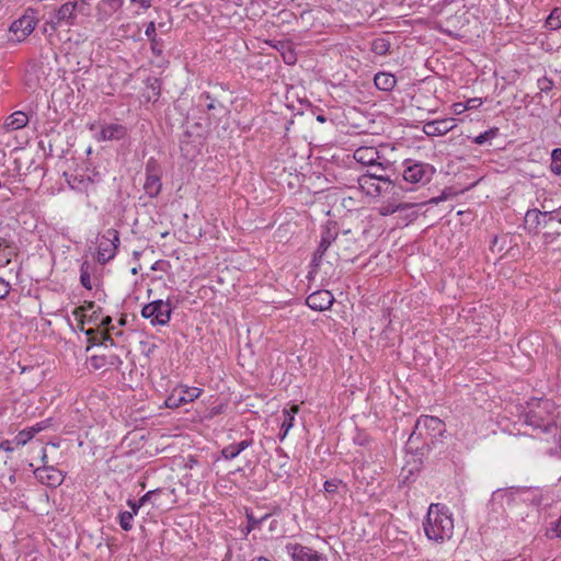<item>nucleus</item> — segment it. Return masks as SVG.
<instances>
[{"label": "nucleus", "instance_id": "52", "mask_svg": "<svg viewBox=\"0 0 561 561\" xmlns=\"http://www.w3.org/2000/svg\"><path fill=\"white\" fill-rule=\"evenodd\" d=\"M127 505L129 506L130 511H128L133 516H136L140 510L141 504H138V500L128 499Z\"/></svg>", "mask_w": 561, "mask_h": 561}, {"label": "nucleus", "instance_id": "44", "mask_svg": "<svg viewBox=\"0 0 561 561\" xmlns=\"http://www.w3.org/2000/svg\"><path fill=\"white\" fill-rule=\"evenodd\" d=\"M482 105V100L480 98H472L467 100L466 103H458L457 106H461V110L458 112H465L466 110H474Z\"/></svg>", "mask_w": 561, "mask_h": 561}, {"label": "nucleus", "instance_id": "1", "mask_svg": "<svg viewBox=\"0 0 561 561\" xmlns=\"http://www.w3.org/2000/svg\"><path fill=\"white\" fill-rule=\"evenodd\" d=\"M430 178H357V182L366 195L371 197L391 196L401 197L404 193L413 191V184L428 183Z\"/></svg>", "mask_w": 561, "mask_h": 561}, {"label": "nucleus", "instance_id": "34", "mask_svg": "<svg viewBox=\"0 0 561 561\" xmlns=\"http://www.w3.org/2000/svg\"><path fill=\"white\" fill-rule=\"evenodd\" d=\"M98 306L95 305L94 301H87L84 305L76 308L73 310V316L79 319L80 321V330L81 331H84L83 329V323H84V318H87V313L88 311H92L94 308H96Z\"/></svg>", "mask_w": 561, "mask_h": 561}, {"label": "nucleus", "instance_id": "63", "mask_svg": "<svg viewBox=\"0 0 561 561\" xmlns=\"http://www.w3.org/2000/svg\"><path fill=\"white\" fill-rule=\"evenodd\" d=\"M556 431V439H557V444H558V447L561 451V427L558 430H554Z\"/></svg>", "mask_w": 561, "mask_h": 561}, {"label": "nucleus", "instance_id": "31", "mask_svg": "<svg viewBox=\"0 0 561 561\" xmlns=\"http://www.w3.org/2000/svg\"><path fill=\"white\" fill-rule=\"evenodd\" d=\"M173 492H174L173 490L160 489V488L150 490L138 500V504H141V506H144L147 503L151 504V500L154 496H167L168 499H170L173 495Z\"/></svg>", "mask_w": 561, "mask_h": 561}, {"label": "nucleus", "instance_id": "42", "mask_svg": "<svg viewBox=\"0 0 561 561\" xmlns=\"http://www.w3.org/2000/svg\"><path fill=\"white\" fill-rule=\"evenodd\" d=\"M390 44L385 38H378L373 43V51L377 55H386L389 50Z\"/></svg>", "mask_w": 561, "mask_h": 561}, {"label": "nucleus", "instance_id": "17", "mask_svg": "<svg viewBox=\"0 0 561 561\" xmlns=\"http://www.w3.org/2000/svg\"><path fill=\"white\" fill-rule=\"evenodd\" d=\"M456 127L454 118L435 119L424 124L423 131L430 137L443 136Z\"/></svg>", "mask_w": 561, "mask_h": 561}, {"label": "nucleus", "instance_id": "60", "mask_svg": "<svg viewBox=\"0 0 561 561\" xmlns=\"http://www.w3.org/2000/svg\"><path fill=\"white\" fill-rule=\"evenodd\" d=\"M144 346L146 347L142 352L146 356H149L151 353L154 352V350L157 348L156 344L153 343H147V344H144Z\"/></svg>", "mask_w": 561, "mask_h": 561}, {"label": "nucleus", "instance_id": "49", "mask_svg": "<svg viewBox=\"0 0 561 561\" xmlns=\"http://www.w3.org/2000/svg\"><path fill=\"white\" fill-rule=\"evenodd\" d=\"M171 264L167 260H158L151 265V271H161L167 272L170 268Z\"/></svg>", "mask_w": 561, "mask_h": 561}, {"label": "nucleus", "instance_id": "18", "mask_svg": "<svg viewBox=\"0 0 561 561\" xmlns=\"http://www.w3.org/2000/svg\"><path fill=\"white\" fill-rule=\"evenodd\" d=\"M254 444L252 436H248L239 443H232L224 447L220 451L221 458L225 460H232L237 458L243 450L251 447Z\"/></svg>", "mask_w": 561, "mask_h": 561}, {"label": "nucleus", "instance_id": "9", "mask_svg": "<svg viewBox=\"0 0 561 561\" xmlns=\"http://www.w3.org/2000/svg\"><path fill=\"white\" fill-rule=\"evenodd\" d=\"M203 390L197 387L180 386L173 389L172 393L167 398L165 405L168 408H179L183 404L193 402L202 394Z\"/></svg>", "mask_w": 561, "mask_h": 561}, {"label": "nucleus", "instance_id": "22", "mask_svg": "<svg viewBox=\"0 0 561 561\" xmlns=\"http://www.w3.org/2000/svg\"><path fill=\"white\" fill-rule=\"evenodd\" d=\"M28 123V116L22 111H16L8 116L3 123L7 131L18 130L25 127Z\"/></svg>", "mask_w": 561, "mask_h": 561}, {"label": "nucleus", "instance_id": "21", "mask_svg": "<svg viewBox=\"0 0 561 561\" xmlns=\"http://www.w3.org/2000/svg\"><path fill=\"white\" fill-rule=\"evenodd\" d=\"M546 217L541 209H529L525 215V225L530 232L537 233L540 227L546 228Z\"/></svg>", "mask_w": 561, "mask_h": 561}, {"label": "nucleus", "instance_id": "40", "mask_svg": "<svg viewBox=\"0 0 561 561\" xmlns=\"http://www.w3.org/2000/svg\"><path fill=\"white\" fill-rule=\"evenodd\" d=\"M93 345L115 346V342L108 332H99L98 337L93 340Z\"/></svg>", "mask_w": 561, "mask_h": 561}, {"label": "nucleus", "instance_id": "16", "mask_svg": "<svg viewBox=\"0 0 561 561\" xmlns=\"http://www.w3.org/2000/svg\"><path fill=\"white\" fill-rule=\"evenodd\" d=\"M334 302V296L327 289L316 290L306 299V305L316 311H324L331 308Z\"/></svg>", "mask_w": 561, "mask_h": 561}, {"label": "nucleus", "instance_id": "14", "mask_svg": "<svg viewBox=\"0 0 561 561\" xmlns=\"http://www.w3.org/2000/svg\"><path fill=\"white\" fill-rule=\"evenodd\" d=\"M127 127L122 124H103L100 126V130L94 134V138L96 141L121 140L127 136Z\"/></svg>", "mask_w": 561, "mask_h": 561}, {"label": "nucleus", "instance_id": "3", "mask_svg": "<svg viewBox=\"0 0 561 561\" xmlns=\"http://www.w3.org/2000/svg\"><path fill=\"white\" fill-rule=\"evenodd\" d=\"M554 410V404L549 399L535 400L529 404V410L525 414V423L543 433H552L553 430H557L553 420Z\"/></svg>", "mask_w": 561, "mask_h": 561}, {"label": "nucleus", "instance_id": "6", "mask_svg": "<svg viewBox=\"0 0 561 561\" xmlns=\"http://www.w3.org/2000/svg\"><path fill=\"white\" fill-rule=\"evenodd\" d=\"M121 243L119 233L116 229H107L99 239L96 248V261L104 265L113 260Z\"/></svg>", "mask_w": 561, "mask_h": 561}, {"label": "nucleus", "instance_id": "20", "mask_svg": "<svg viewBox=\"0 0 561 561\" xmlns=\"http://www.w3.org/2000/svg\"><path fill=\"white\" fill-rule=\"evenodd\" d=\"M430 449V442L423 435L416 434V425L407 442V450L415 455H424Z\"/></svg>", "mask_w": 561, "mask_h": 561}, {"label": "nucleus", "instance_id": "7", "mask_svg": "<svg viewBox=\"0 0 561 561\" xmlns=\"http://www.w3.org/2000/svg\"><path fill=\"white\" fill-rule=\"evenodd\" d=\"M172 307L169 300L158 299L145 305L141 316L150 320L152 325H167L170 322Z\"/></svg>", "mask_w": 561, "mask_h": 561}, {"label": "nucleus", "instance_id": "38", "mask_svg": "<svg viewBox=\"0 0 561 561\" xmlns=\"http://www.w3.org/2000/svg\"><path fill=\"white\" fill-rule=\"evenodd\" d=\"M117 519H118V524L123 530L129 531L133 529L134 516L128 511L121 512L118 514Z\"/></svg>", "mask_w": 561, "mask_h": 561}, {"label": "nucleus", "instance_id": "37", "mask_svg": "<svg viewBox=\"0 0 561 561\" xmlns=\"http://www.w3.org/2000/svg\"><path fill=\"white\" fill-rule=\"evenodd\" d=\"M550 171L556 174H561V148H556L551 152Z\"/></svg>", "mask_w": 561, "mask_h": 561}, {"label": "nucleus", "instance_id": "61", "mask_svg": "<svg viewBox=\"0 0 561 561\" xmlns=\"http://www.w3.org/2000/svg\"><path fill=\"white\" fill-rule=\"evenodd\" d=\"M133 3H139V5L142 8V9H148L150 8L151 3H150V0H130Z\"/></svg>", "mask_w": 561, "mask_h": 561}, {"label": "nucleus", "instance_id": "36", "mask_svg": "<svg viewBox=\"0 0 561 561\" xmlns=\"http://www.w3.org/2000/svg\"><path fill=\"white\" fill-rule=\"evenodd\" d=\"M541 208L542 215H547L546 227H548L549 224L554 220L561 222V206L554 209H547V204L545 202L542 203Z\"/></svg>", "mask_w": 561, "mask_h": 561}, {"label": "nucleus", "instance_id": "58", "mask_svg": "<svg viewBox=\"0 0 561 561\" xmlns=\"http://www.w3.org/2000/svg\"><path fill=\"white\" fill-rule=\"evenodd\" d=\"M85 335L88 336L89 343L93 345V340L98 337V330L89 329L84 331Z\"/></svg>", "mask_w": 561, "mask_h": 561}, {"label": "nucleus", "instance_id": "54", "mask_svg": "<svg viewBox=\"0 0 561 561\" xmlns=\"http://www.w3.org/2000/svg\"><path fill=\"white\" fill-rule=\"evenodd\" d=\"M145 34L146 36L148 37L149 41H151V38H158L157 37V34H156V24L154 22H150L148 23L146 30H145Z\"/></svg>", "mask_w": 561, "mask_h": 561}, {"label": "nucleus", "instance_id": "46", "mask_svg": "<svg viewBox=\"0 0 561 561\" xmlns=\"http://www.w3.org/2000/svg\"><path fill=\"white\" fill-rule=\"evenodd\" d=\"M405 208H407V206L403 205V204H398L396 206H393V205H386V206H382V207L379 208V214L381 216H389V215H391V214H393V213H396V211H398L400 209H405Z\"/></svg>", "mask_w": 561, "mask_h": 561}, {"label": "nucleus", "instance_id": "25", "mask_svg": "<svg viewBox=\"0 0 561 561\" xmlns=\"http://www.w3.org/2000/svg\"><path fill=\"white\" fill-rule=\"evenodd\" d=\"M299 412V407L294 404L291 405L289 409H285L283 411L284 413V421L280 425V433H279V438L283 440L288 432L290 431V428L294 426V422H295V415Z\"/></svg>", "mask_w": 561, "mask_h": 561}, {"label": "nucleus", "instance_id": "53", "mask_svg": "<svg viewBox=\"0 0 561 561\" xmlns=\"http://www.w3.org/2000/svg\"><path fill=\"white\" fill-rule=\"evenodd\" d=\"M165 500H170L171 501V497L168 499L167 496H154L152 500H151V505L153 507H157V508H162L165 506L167 502Z\"/></svg>", "mask_w": 561, "mask_h": 561}, {"label": "nucleus", "instance_id": "33", "mask_svg": "<svg viewBox=\"0 0 561 561\" xmlns=\"http://www.w3.org/2000/svg\"><path fill=\"white\" fill-rule=\"evenodd\" d=\"M545 26L550 31L561 28V8H554L546 19Z\"/></svg>", "mask_w": 561, "mask_h": 561}, {"label": "nucleus", "instance_id": "43", "mask_svg": "<svg viewBox=\"0 0 561 561\" xmlns=\"http://www.w3.org/2000/svg\"><path fill=\"white\" fill-rule=\"evenodd\" d=\"M247 534H249L252 530L259 529L262 525V519H257L252 512L247 511Z\"/></svg>", "mask_w": 561, "mask_h": 561}, {"label": "nucleus", "instance_id": "64", "mask_svg": "<svg viewBox=\"0 0 561 561\" xmlns=\"http://www.w3.org/2000/svg\"><path fill=\"white\" fill-rule=\"evenodd\" d=\"M277 453L279 454V456L284 459L282 460V467H284L286 463H287V456L286 454L283 451V449L278 448L277 449Z\"/></svg>", "mask_w": 561, "mask_h": 561}, {"label": "nucleus", "instance_id": "5", "mask_svg": "<svg viewBox=\"0 0 561 561\" xmlns=\"http://www.w3.org/2000/svg\"><path fill=\"white\" fill-rule=\"evenodd\" d=\"M84 1H82L81 4L77 1H69L60 5L47 21L50 32L56 33V31L61 26H73L76 24L77 10H81Z\"/></svg>", "mask_w": 561, "mask_h": 561}, {"label": "nucleus", "instance_id": "62", "mask_svg": "<svg viewBox=\"0 0 561 561\" xmlns=\"http://www.w3.org/2000/svg\"><path fill=\"white\" fill-rule=\"evenodd\" d=\"M552 531L556 533V536L557 537H560L561 538V517L559 518V520L557 522L556 524V527L552 529Z\"/></svg>", "mask_w": 561, "mask_h": 561}, {"label": "nucleus", "instance_id": "27", "mask_svg": "<svg viewBox=\"0 0 561 561\" xmlns=\"http://www.w3.org/2000/svg\"><path fill=\"white\" fill-rule=\"evenodd\" d=\"M119 9L111 5L104 0H100L95 7V18L99 22L107 21Z\"/></svg>", "mask_w": 561, "mask_h": 561}, {"label": "nucleus", "instance_id": "41", "mask_svg": "<svg viewBox=\"0 0 561 561\" xmlns=\"http://www.w3.org/2000/svg\"><path fill=\"white\" fill-rule=\"evenodd\" d=\"M80 283L85 289H92L91 276L87 262H84L80 267Z\"/></svg>", "mask_w": 561, "mask_h": 561}, {"label": "nucleus", "instance_id": "26", "mask_svg": "<svg viewBox=\"0 0 561 561\" xmlns=\"http://www.w3.org/2000/svg\"><path fill=\"white\" fill-rule=\"evenodd\" d=\"M275 48L280 53L283 60L287 65H295L297 55L290 42L280 41L275 45Z\"/></svg>", "mask_w": 561, "mask_h": 561}, {"label": "nucleus", "instance_id": "57", "mask_svg": "<svg viewBox=\"0 0 561 561\" xmlns=\"http://www.w3.org/2000/svg\"><path fill=\"white\" fill-rule=\"evenodd\" d=\"M100 325L105 329L104 332H108V333H110V329H114V325L112 324V318L110 316L104 317L101 320Z\"/></svg>", "mask_w": 561, "mask_h": 561}, {"label": "nucleus", "instance_id": "10", "mask_svg": "<svg viewBox=\"0 0 561 561\" xmlns=\"http://www.w3.org/2000/svg\"><path fill=\"white\" fill-rule=\"evenodd\" d=\"M285 550L291 558V561H328L324 554L300 543L289 542L285 546Z\"/></svg>", "mask_w": 561, "mask_h": 561}, {"label": "nucleus", "instance_id": "12", "mask_svg": "<svg viewBox=\"0 0 561 561\" xmlns=\"http://www.w3.org/2000/svg\"><path fill=\"white\" fill-rule=\"evenodd\" d=\"M522 493H524V489L522 488L511 486L497 489L492 493L490 502L493 506L500 505L502 508H505L506 506L510 507L516 504Z\"/></svg>", "mask_w": 561, "mask_h": 561}, {"label": "nucleus", "instance_id": "45", "mask_svg": "<svg viewBox=\"0 0 561 561\" xmlns=\"http://www.w3.org/2000/svg\"><path fill=\"white\" fill-rule=\"evenodd\" d=\"M537 85L541 92L548 93L553 88V81L550 78L543 76L537 80Z\"/></svg>", "mask_w": 561, "mask_h": 561}, {"label": "nucleus", "instance_id": "30", "mask_svg": "<svg viewBox=\"0 0 561 561\" xmlns=\"http://www.w3.org/2000/svg\"><path fill=\"white\" fill-rule=\"evenodd\" d=\"M142 187L150 197H156L162 187L161 178H145Z\"/></svg>", "mask_w": 561, "mask_h": 561}, {"label": "nucleus", "instance_id": "23", "mask_svg": "<svg viewBox=\"0 0 561 561\" xmlns=\"http://www.w3.org/2000/svg\"><path fill=\"white\" fill-rule=\"evenodd\" d=\"M478 182H474L473 184H471L470 186H466V187H458V186H448V187H445L442 192L440 195L436 196V197H432L428 203L430 204H434V205H438L439 203L444 202V201H447V199H451L456 196H458L459 194H462L465 193L466 191H468L469 188L473 187L474 185H477Z\"/></svg>", "mask_w": 561, "mask_h": 561}, {"label": "nucleus", "instance_id": "24", "mask_svg": "<svg viewBox=\"0 0 561 561\" xmlns=\"http://www.w3.org/2000/svg\"><path fill=\"white\" fill-rule=\"evenodd\" d=\"M374 82L378 90L390 92L397 84V78L389 72H378L375 75Z\"/></svg>", "mask_w": 561, "mask_h": 561}, {"label": "nucleus", "instance_id": "56", "mask_svg": "<svg viewBox=\"0 0 561 561\" xmlns=\"http://www.w3.org/2000/svg\"><path fill=\"white\" fill-rule=\"evenodd\" d=\"M561 234V232H545L542 238H543V242L545 243H551L553 242Z\"/></svg>", "mask_w": 561, "mask_h": 561}, {"label": "nucleus", "instance_id": "15", "mask_svg": "<svg viewBox=\"0 0 561 561\" xmlns=\"http://www.w3.org/2000/svg\"><path fill=\"white\" fill-rule=\"evenodd\" d=\"M337 237V231L334 227H330L329 225L322 228L321 240L318 249L313 253L312 263L316 266H319L325 252L331 247V244L335 241Z\"/></svg>", "mask_w": 561, "mask_h": 561}, {"label": "nucleus", "instance_id": "4", "mask_svg": "<svg viewBox=\"0 0 561 561\" xmlns=\"http://www.w3.org/2000/svg\"><path fill=\"white\" fill-rule=\"evenodd\" d=\"M226 92L222 84H215L211 91H205L199 95V105L208 111L214 119H221L229 113L228 107L220 99V94Z\"/></svg>", "mask_w": 561, "mask_h": 561}, {"label": "nucleus", "instance_id": "28", "mask_svg": "<svg viewBox=\"0 0 561 561\" xmlns=\"http://www.w3.org/2000/svg\"><path fill=\"white\" fill-rule=\"evenodd\" d=\"M405 164H407L405 172H411L412 173L411 175L423 176V175H433L435 173L434 167L428 163L415 162L412 164L410 160H407Z\"/></svg>", "mask_w": 561, "mask_h": 561}, {"label": "nucleus", "instance_id": "35", "mask_svg": "<svg viewBox=\"0 0 561 561\" xmlns=\"http://www.w3.org/2000/svg\"><path fill=\"white\" fill-rule=\"evenodd\" d=\"M375 154H377V151L371 148H360L355 151L354 158L364 164H371Z\"/></svg>", "mask_w": 561, "mask_h": 561}, {"label": "nucleus", "instance_id": "11", "mask_svg": "<svg viewBox=\"0 0 561 561\" xmlns=\"http://www.w3.org/2000/svg\"><path fill=\"white\" fill-rule=\"evenodd\" d=\"M36 23L35 11L28 10L11 24L10 31L16 35L18 41H22L34 31Z\"/></svg>", "mask_w": 561, "mask_h": 561}, {"label": "nucleus", "instance_id": "19", "mask_svg": "<svg viewBox=\"0 0 561 561\" xmlns=\"http://www.w3.org/2000/svg\"><path fill=\"white\" fill-rule=\"evenodd\" d=\"M48 422H49V420H44V421H41L30 427H26V428L20 431L14 437L15 446L26 445L37 433L47 428Z\"/></svg>", "mask_w": 561, "mask_h": 561}, {"label": "nucleus", "instance_id": "47", "mask_svg": "<svg viewBox=\"0 0 561 561\" xmlns=\"http://www.w3.org/2000/svg\"><path fill=\"white\" fill-rule=\"evenodd\" d=\"M150 42V48L154 56L160 57L162 56V39L161 38H151Z\"/></svg>", "mask_w": 561, "mask_h": 561}, {"label": "nucleus", "instance_id": "51", "mask_svg": "<svg viewBox=\"0 0 561 561\" xmlns=\"http://www.w3.org/2000/svg\"><path fill=\"white\" fill-rule=\"evenodd\" d=\"M19 446H15L14 438L12 440L7 439L0 442V451L3 450L7 453H12Z\"/></svg>", "mask_w": 561, "mask_h": 561}, {"label": "nucleus", "instance_id": "39", "mask_svg": "<svg viewBox=\"0 0 561 561\" xmlns=\"http://www.w3.org/2000/svg\"><path fill=\"white\" fill-rule=\"evenodd\" d=\"M499 134V128L493 127L473 138V142L477 145H483L493 139Z\"/></svg>", "mask_w": 561, "mask_h": 561}, {"label": "nucleus", "instance_id": "32", "mask_svg": "<svg viewBox=\"0 0 561 561\" xmlns=\"http://www.w3.org/2000/svg\"><path fill=\"white\" fill-rule=\"evenodd\" d=\"M69 187L77 192H85L93 183L92 178H66Z\"/></svg>", "mask_w": 561, "mask_h": 561}, {"label": "nucleus", "instance_id": "55", "mask_svg": "<svg viewBox=\"0 0 561 561\" xmlns=\"http://www.w3.org/2000/svg\"><path fill=\"white\" fill-rule=\"evenodd\" d=\"M101 313H102V308L101 307L94 308L91 311V314L87 316L88 317V321L95 323L99 320V317L101 316Z\"/></svg>", "mask_w": 561, "mask_h": 561}, {"label": "nucleus", "instance_id": "2", "mask_svg": "<svg viewBox=\"0 0 561 561\" xmlns=\"http://www.w3.org/2000/svg\"><path fill=\"white\" fill-rule=\"evenodd\" d=\"M425 536L428 540L442 543L451 538L454 533V518L444 504H431L423 523Z\"/></svg>", "mask_w": 561, "mask_h": 561}, {"label": "nucleus", "instance_id": "59", "mask_svg": "<svg viewBox=\"0 0 561 561\" xmlns=\"http://www.w3.org/2000/svg\"><path fill=\"white\" fill-rule=\"evenodd\" d=\"M190 137H191V133L187 130L184 131L183 137L180 139L182 150H184L185 146L188 144Z\"/></svg>", "mask_w": 561, "mask_h": 561}, {"label": "nucleus", "instance_id": "29", "mask_svg": "<svg viewBox=\"0 0 561 561\" xmlns=\"http://www.w3.org/2000/svg\"><path fill=\"white\" fill-rule=\"evenodd\" d=\"M145 83L147 89L150 90L147 100L156 102L161 94V80L156 77H148Z\"/></svg>", "mask_w": 561, "mask_h": 561}, {"label": "nucleus", "instance_id": "50", "mask_svg": "<svg viewBox=\"0 0 561 561\" xmlns=\"http://www.w3.org/2000/svg\"><path fill=\"white\" fill-rule=\"evenodd\" d=\"M11 285L4 278H0V299H4L10 294Z\"/></svg>", "mask_w": 561, "mask_h": 561}, {"label": "nucleus", "instance_id": "13", "mask_svg": "<svg viewBox=\"0 0 561 561\" xmlns=\"http://www.w3.org/2000/svg\"><path fill=\"white\" fill-rule=\"evenodd\" d=\"M35 478L49 488L59 486L65 479L62 471L53 466H43L34 471Z\"/></svg>", "mask_w": 561, "mask_h": 561}, {"label": "nucleus", "instance_id": "8", "mask_svg": "<svg viewBox=\"0 0 561 561\" xmlns=\"http://www.w3.org/2000/svg\"><path fill=\"white\" fill-rule=\"evenodd\" d=\"M415 425L416 434L423 435L424 439L430 442V445L434 443L436 436H440L445 431L443 421L432 415L419 417Z\"/></svg>", "mask_w": 561, "mask_h": 561}, {"label": "nucleus", "instance_id": "48", "mask_svg": "<svg viewBox=\"0 0 561 561\" xmlns=\"http://www.w3.org/2000/svg\"><path fill=\"white\" fill-rule=\"evenodd\" d=\"M341 483L342 481L339 479L327 480L323 483L324 491L328 493H335Z\"/></svg>", "mask_w": 561, "mask_h": 561}]
</instances>
